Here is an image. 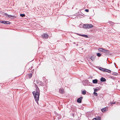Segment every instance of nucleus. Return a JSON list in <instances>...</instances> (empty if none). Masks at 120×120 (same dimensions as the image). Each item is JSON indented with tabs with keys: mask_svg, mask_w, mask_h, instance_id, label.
<instances>
[{
	"mask_svg": "<svg viewBox=\"0 0 120 120\" xmlns=\"http://www.w3.org/2000/svg\"><path fill=\"white\" fill-rule=\"evenodd\" d=\"M39 89L38 87L36 88V91H33L32 92L34 96V98H39L40 94Z\"/></svg>",
	"mask_w": 120,
	"mask_h": 120,
	"instance_id": "f257e3e1",
	"label": "nucleus"
},
{
	"mask_svg": "<svg viewBox=\"0 0 120 120\" xmlns=\"http://www.w3.org/2000/svg\"><path fill=\"white\" fill-rule=\"evenodd\" d=\"M97 68L98 69H99L100 70L104 72H107L110 73H111V71L109 69L103 68L101 67H99V66H97Z\"/></svg>",
	"mask_w": 120,
	"mask_h": 120,
	"instance_id": "f03ea898",
	"label": "nucleus"
},
{
	"mask_svg": "<svg viewBox=\"0 0 120 120\" xmlns=\"http://www.w3.org/2000/svg\"><path fill=\"white\" fill-rule=\"evenodd\" d=\"M94 26L92 24H84L83 27L86 29H89L93 27Z\"/></svg>",
	"mask_w": 120,
	"mask_h": 120,
	"instance_id": "7ed1b4c3",
	"label": "nucleus"
},
{
	"mask_svg": "<svg viewBox=\"0 0 120 120\" xmlns=\"http://www.w3.org/2000/svg\"><path fill=\"white\" fill-rule=\"evenodd\" d=\"M105 51H104V52L105 53V55H112V53L111 51L108 50L106 49L105 50H104Z\"/></svg>",
	"mask_w": 120,
	"mask_h": 120,
	"instance_id": "20e7f679",
	"label": "nucleus"
},
{
	"mask_svg": "<svg viewBox=\"0 0 120 120\" xmlns=\"http://www.w3.org/2000/svg\"><path fill=\"white\" fill-rule=\"evenodd\" d=\"M0 22L1 23L3 24H10L11 23L8 21H0Z\"/></svg>",
	"mask_w": 120,
	"mask_h": 120,
	"instance_id": "39448f33",
	"label": "nucleus"
},
{
	"mask_svg": "<svg viewBox=\"0 0 120 120\" xmlns=\"http://www.w3.org/2000/svg\"><path fill=\"white\" fill-rule=\"evenodd\" d=\"M42 38L44 39H46L48 37V35L46 34H44L42 35Z\"/></svg>",
	"mask_w": 120,
	"mask_h": 120,
	"instance_id": "423d86ee",
	"label": "nucleus"
},
{
	"mask_svg": "<svg viewBox=\"0 0 120 120\" xmlns=\"http://www.w3.org/2000/svg\"><path fill=\"white\" fill-rule=\"evenodd\" d=\"M59 91V92L61 94H63L64 93V89L63 88H60Z\"/></svg>",
	"mask_w": 120,
	"mask_h": 120,
	"instance_id": "0eeeda50",
	"label": "nucleus"
},
{
	"mask_svg": "<svg viewBox=\"0 0 120 120\" xmlns=\"http://www.w3.org/2000/svg\"><path fill=\"white\" fill-rule=\"evenodd\" d=\"M82 98H78L77 100V101L78 103H80L82 102Z\"/></svg>",
	"mask_w": 120,
	"mask_h": 120,
	"instance_id": "6e6552de",
	"label": "nucleus"
},
{
	"mask_svg": "<svg viewBox=\"0 0 120 120\" xmlns=\"http://www.w3.org/2000/svg\"><path fill=\"white\" fill-rule=\"evenodd\" d=\"M100 80L101 81V82H105L106 81V79L103 77L101 78Z\"/></svg>",
	"mask_w": 120,
	"mask_h": 120,
	"instance_id": "1a4fd4ad",
	"label": "nucleus"
},
{
	"mask_svg": "<svg viewBox=\"0 0 120 120\" xmlns=\"http://www.w3.org/2000/svg\"><path fill=\"white\" fill-rule=\"evenodd\" d=\"M92 82L94 84H96L98 82V80L97 79H95L92 80Z\"/></svg>",
	"mask_w": 120,
	"mask_h": 120,
	"instance_id": "9d476101",
	"label": "nucleus"
},
{
	"mask_svg": "<svg viewBox=\"0 0 120 120\" xmlns=\"http://www.w3.org/2000/svg\"><path fill=\"white\" fill-rule=\"evenodd\" d=\"M105 49H103L102 48H99L98 49V50L99 51H100L102 52H104V51H105L104 50H105Z\"/></svg>",
	"mask_w": 120,
	"mask_h": 120,
	"instance_id": "9b49d317",
	"label": "nucleus"
},
{
	"mask_svg": "<svg viewBox=\"0 0 120 120\" xmlns=\"http://www.w3.org/2000/svg\"><path fill=\"white\" fill-rule=\"evenodd\" d=\"M95 57L96 56H92L91 57L90 59L92 61H94Z\"/></svg>",
	"mask_w": 120,
	"mask_h": 120,
	"instance_id": "f8f14e48",
	"label": "nucleus"
},
{
	"mask_svg": "<svg viewBox=\"0 0 120 120\" xmlns=\"http://www.w3.org/2000/svg\"><path fill=\"white\" fill-rule=\"evenodd\" d=\"M108 109V107H106L105 108H103L101 109V111L103 112H104L106 111V110H107V109Z\"/></svg>",
	"mask_w": 120,
	"mask_h": 120,
	"instance_id": "ddd939ff",
	"label": "nucleus"
},
{
	"mask_svg": "<svg viewBox=\"0 0 120 120\" xmlns=\"http://www.w3.org/2000/svg\"><path fill=\"white\" fill-rule=\"evenodd\" d=\"M111 74L113 75L116 76L118 75V73L113 72H112Z\"/></svg>",
	"mask_w": 120,
	"mask_h": 120,
	"instance_id": "4468645a",
	"label": "nucleus"
},
{
	"mask_svg": "<svg viewBox=\"0 0 120 120\" xmlns=\"http://www.w3.org/2000/svg\"><path fill=\"white\" fill-rule=\"evenodd\" d=\"M88 82V80H86L83 81V82L84 83V84H87Z\"/></svg>",
	"mask_w": 120,
	"mask_h": 120,
	"instance_id": "2eb2a0df",
	"label": "nucleus"
},
{
	"mask_svg": "<svg viewBox=\"0 0 120 120\" xmlns=\"http://www.w3.org/2000/svg\"><path fill=\"white\" fill-rule=\"evenodd\" d=\"M83 83V85L85 86H86V85L91 86V85L90 84H92V83H90L89 82L87 83V84H84V83Z\"/></svg>",
	"mask_w": 120,
	"mask_h": 120,
	"instance_id": "dca6fc26",
	"label": "nucleus"
},
{
	"mask_svg": "<svg viewBox=\"0 0 120 120\" xmlns=\"http://www.w3.org/2000/svg\"><path fill=\"white\" fill-rule=\"evenodd\" d=\"M101 117L98 116L97 118H94L93 119V120H101Z\"/></svg>",
	"mask_w": 120,
	"mask_h": 120,
	"instance_id": "f3484780",
	"label": "nucleus"
},
{
	"mask_svg": "<svg viewBox=\"0 0 120 120\" xmlns=\"http://www.w3.org/2000/svg\"><path fill=\"white\" fill-rule=\"evenodd\" d=\"M28 77L30 79L32 77V73H30L29 74H28Z\"/></svg>",
	"mask_w": 120,
	"mask_h": 120,
	"instance_id": "a211bd4d",
	"label": "nucleus"
},
{
	"mask_svg": "<svg viewBox=\"0 0 120 120\" xmlns=\"http://www.w3.org/2000/svg\"><path fill=\"white\" fill-rule=\"evenodd\" d=\"M81 36L86 38H88V37L87 35L86 34H81Z\"/></svg>",
	"mask_w": 120,
	"mask_h": 120,
	"instance_id": "6ab92c4d",
	"label": "nucleus"
},
{
	"mask_svg": "<svg viewBox=\"0 0 120 120\" xmlns=\"http://www.w3.org/2000/svg\"><path fill=\"white\" fill-rule=\"evenodd\" d=\"M38 84L41 86H42L43 85V83L42 82L40 81H39Z\"/></svg>",
	"mask_w": 120,
	"mask_h": 120,
	"instance_id": "aec40b11",
	"label": "nucleus"
},
{
	"mask_svg": "<svg viewBox=\"0 0 120 120\" xmlns=\"http://www.w3.org/2000/svg\"><path fill=\"white\" fill-rule=\"evenodd\" d=\"M39 98H35V100L36 101V102H37V104H38V101L39 100Z\"/></svg>",
	"mask_w": 120,
	"mask_h": 120,
	"instance_id": "412c9836",
	"label": "nucleus"
},
{
	"mask_svg": "<svg viewBox=\"0 0 120 120\" xmlns=\"http://www.w3.org/2000/svg\"><path fill=\"white\" fill-rule=\"evenodd\" d=\"M97 56L99 57H100L101 56V54L99 53H98L97 54Z\"/></svg>",
	"mask_w": 120,
	"mask_h": 120,
	"instance_id": "4be33fe9",
	"label": "nucleus"
},
{
	"mask_svg": "<svg viewBox=\"0 0 120 120\" xmlns=\"http://www.w3.org/2000/svg\"><path fill=\"white\" fill-rule=\"evenodd\" d=\"M4 15L5 16H7L8 18L10 17V16L11 15H9L7 14V13H5Z\"/></svg>",
	"mask_w": 120,
	"mask_h": 120,
	"instance_id": "5701e85b",
	"label": "nucleus"
},
{
	"mask_svg": "<svg viewBox=\"0 0 120 120\" xmlns=\"http://www.w3.org/2000/svg\"><path fill=\"white\" fill-rule=\"evenodd\" d=\"M86 91L85 90L82 91V94L83 95H84L86 94Z\"/></svg>",
	"mask_w": 120,
	"mask_h": 120,
	"instance_id": "b1692460",
	"label": "nucleus"
},
{
	"mask_svg": "<svg viewBox=\"0 0 120 120\" xmlns=\"http://www.w3.org/2000/svg\"><path fill=\"white\" fill-rule=\"evenodd\" d=\"M25 16V15L24 14H20V16L22 17H24Z\"/></svg>",
	"mask_w": 120,
	"mask_h": 120,
	"instance_id": "393cba45",
	"label": "nucleus"
},
{
	"mask_svg": "<svg viewBox=\"0 0 120 120\" xmlns=\"http://www.w3.org/2000/svg\"><path fill=\"white\" fill-rule=\"evenodd\" d=\"M76 15H74L73 16H75V18L78 15H80V14H79V12H78L76 14H75Z\"/></svg>",
	"mask_w": 120,
	"mask_h": 120,
	"instance_id": "a878e982",
	"label": "nucleus"
},
{
	"mask_svg": "<svg viewBox=\"0 0 120 120\" xmlns=\"http://www.w3.org/2000/svg\"><path fill=\"white\" fill-rule=\"evenodd\" d=\"M12 17V19H14V18H16V17L15 16H13V15H10V17Z\"/></svg>",
	"mask_w": 120,
	"mask_h": 120,
	"instance_id": "bb28decb",
	"label": "nucleus"
},
{
	"mask_svg": "<svg viewBox=\"0 0 120 120\" xmlns=\"http://www.w3.org/2000/svg\"><path fill=\"white\" fill-rule=\"evenodd\" d=\"M0 14L3 15H5V13L3 11H1L0 12Z\"/></svg>",
	"mask_w": 120,
	"mask_h": 120,
	"instance_id": "cd10ccee",
	"label": "nucleus"
},
{
	"mask_svg": "<svg viewBox=\"0 0 120 120\" xmlns=\"http://www.w3.org/2000/svg\"><path fill=\"white\" fill-rule=\"evenodd\" d=\"M93 94L95 95L96 96H97L98 95L97 93L96 92H94Z\"/></svg>",
	"mask_w": 120,
	"mask_h": 120,
	"instance_id": "c85d7f7f",
	"label": "nucleus"
},
{
	"mask_svg": "<svg viewBox=\"0 0 120 120\" xmlns=\"http://www.w3.org/2000/svg\"><path fill=\"white\" fill-rule=\"evenodd\" d=\"M110 78L111 79H113V80H114L115 79V78H116L115 77H112V76H111L110 77Z\"/></svg>",
	"mask_w": 120,
	"mask_h": 120,
	"instance_id": "c756f323",
	"label": "nucleus"
},
{
	"mask_svg": "<svg viewBox=\"0 0 120 120\" xmlns=\"http://www.w3.org/2000/svg\"><path fill=\"white\" fill-rule=\"evenodd\" d=\"M115 102H111L110 103L111 105H112L113 104H115Z\"/></svg>",
	"mask_w": 120,
	"mask_h": 120,
	"instance_id": "7c9ffc66",
	"label": "nucleus"
},
{
	"mask_svg": "<svg viewBox=\"0 0 120 120\" xmlns=\"http://www.w3.org/2000/svg\"><path fill=\"white\" fill-rule=\"evenodd\" d=\"M85 11L86 12H88L89 11V10L88 9H86L85 10Z\"/></svg>",
	"mask_w": 120,
	"mask_h": 120,
	"instance_id": "2f4dec72",
	"label": "nucleus"
},
{
	"mask_svg": "<svg viewBox=\"0 0 120 120\" xmlns=\"http://www.w3.org/2000/svg\"><path fill=\"white\" fill-rule=\"evenodd\" d=\"M98 90V89L97 88H95L94 90V92H97Z\"/></svg>",
	"mask_w": 120,
	"mask_h": 120,
	"instance_id": "473e14b6",
	"label": "nucleus"
},
{
	"mask_svg": "<svg viewBox=\"0 0 120 120\" xmlns=\"http://www.w3.org/2000/svg\"><path fill=\"white\" fill-rule=\"evenodd\" d=\"M65 96L66 97H69V95L68 94H66L65 95Z\"/></svg>",
	"mask_w": 120,
	"mask_h": 120,
	"instance_id": "72a5a7b5",
	"label": "nucleus"
},
{
	"mask_svg": "<svg viewBox=\"0 0 120 120\" xmlns=\"http://www.w3.org/2000/svg\"><path fill=\"white\" fill-rule=\"evenodd\" d=\"M77 35L81 36V34H79L77 33L76 34Z\"/></svg>",
	"mask_w": 120,
	"mask_h": 120,
	"instance_id": "f704fd0d",
	"label": "nucleus"
},
{
	"mask_svg": "<svg viewBox=\"0 0 120 120\" xmlns=\"http://www.w3.org/2000/svg\"><path fill=\"white\" fill-rule=\"evenodd\" d=\"M36 82L37 83H39V81L38 80H36Z\"/></svg>",
	"mask_w": 120,
	"mask_h": 120,
	"instance_id": "c9c22d12",
	"label": "nucleus"
},
{
	"mask_svg": "<svg viewBox=\"0 0 120 120\" xmlns=\"http://www.w3.org/2000/svg\"><path fill=\"white\" fill-rule=\"evenodd\" d=\"M114 64L115 65V67L116 68H117V67H116V63H114Z\"/></svg>",
	"mask_w": 120,
	"mask_h": 120,
	"instance_id": "e433bc0d",
	"label": "nucleus"
},
{
	"mask_svg": "<svg viewBox=\"0 0 120 120\" xmlns=\"http://www.w3.org/2000/svg\"><path fill=\"white\" fill-rule=\"evenodd\" d=\"M101 95L100 96H101V97H102V98H103V96H103V95L102 94H101Z\"/></svg>",
	"mask_w": 120,
	"mask_h": 120,
	"instance_id": "4c0bfd02",
	"label": "nucleus"
},
{
	"mask_svg": "<svg viewBox=\"0 0 120 120\" xmlns=\"http://www.w3.org/2000/svg\"><path fill=\"white\" fill-rule=\"evenodd\" d=\"M97 88L98 90H98H99L100 89H99V88L98 87Z\"/></svg>",
	"mask_w": 120,
	"mask_h": 120,
	"instance_id": "58836bf2",
	"label": "nucleus"
},
{
	"mask_svg": "<svg viewBox=\"0 0 120 120\" xmlns=\"http://www.w3.org/2000/svg\"><path fill=\"white\" fill-rule=\"evenodd\" d=\"M32 67H31V68L30 70L32 69Z\"/></svg>",
	"mask_w": 120,
	"mask_h": 120,
	"instance_id": "ea45409f",
	"label": "nucleus"
},
{
	"mask_svg": "<svg viewBox=\"0 0 120 120\" xmlns=\"http://www.w3.org/2000/svg\"><path fill=\"white\" fill-rule=\"evenodd\" d=\"M79 98H82V97H80Z\"/></svg>",
	"mask_w": 120,
	"mask_h": 120,
	"instance_id": "a19ab883",
	"label": "nucleus"
},
{
	"mask_svg": "<svg viewBox=\"0 0 120 120\" xmlns=\"http://www.w3.org/2000/svg\"><path fill=\"white\" fill-rule=\"evenodd\" d=\"M35 85H36V86H37V85H36L35 84Z\"/></svg>",
	"mask_w": 120,
	"mask_h": 120,
	"instance_id": "79ce46f5",
	"label": "nucleus"
}]
</instances>
